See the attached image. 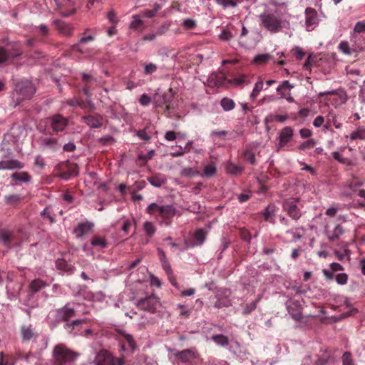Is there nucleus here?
I'll return each mask as SVG.
<instances>
[{"mask_svg": "<svg viewBox=\"0 0 365 365\" xmlns=\"http://www.w3.org/2000/svg\"><path fill=\"white\" fill-rule=\"evenodd\" d=\"M338 49L342 53L347 55V56H350L354 52L363 51L362 48H351V46H349V43L347 41H341L338 46Z\"/></svg>", "mask_w": 365, "mask_h": 365, "instance_id": "bb28decb", "label": "nucleus"}, {"mask_svg": "<svg viewBox=\"0 0 365 365\" xmlns=\"http://www.w3.org/2000/svg\"><path fill=\"white\" fill-rule=\"evenodd\" d=\"M93 224L89 222L78 224L74 229V234L76 237H81L91 232Z\"/></svg>", "mask_w": 365, "mask_h": 365, "instance_id": "b1692460", "label": "nucleus"}, {"mask_svg": "<svg viewBox=\"0 0 365 365\" xmlns=\"http://www.w3.org/2000/svg\"><path fill=\"white\" fill-rule=\"evenodd\" d=\"M234 37V35L232 32L223 29L221 33L219 34V38L223 41H229Z\"/></svg>", "mask_w": 365, "mask_h": 365, "instance_id": "3c124183", "label": "nucleus"}, {"mask_svg": "<svg viewBox=\"0 0 365 365\" xmlns=\"http://www.w3.org/2000/svg\"><path fill=\"white\" fill-rule=\"evenodd\" d=\"M56 30L64 36H70L73 31V26L66 22L61 21H56L54 22Z\"/></svg>", "mask_w": 365, "mask_h": 365, "instance_id": "412c9836", "label": "nucleus"}, {"mask_svg": "<svg viewBox=\"0 0 365 365\" xmlns=\"http://www.w3.org/2000/svg\"><path fill=\"white\" fill-rule=\"evenodd\" d=\"M217 169L213 163L207 164L205 166L204 175L206 177H212L215 175Z\"/></svg>", "mask_w": 365, "mask_h": 365, "instance_id": "37998d69", "label": "nucleus"}, {"mask_svg": "<svg viewBox=\"0 0 365 365\" xmlns=\"http://www.w3.org/2000/svg\"><path fill=\"white\" fill-rule=\"evenodd\" d=\"M218 5L222 6L224 9L230 7H235L237 6L238 0H215Z\"/></svg>", "mask_w": 365, "mask_h": 365, "instance_id": "a19ab883", "label": "nucleus"}, {"mask_svg": "<svg viewBox=\"0 0 365 365\" xmlns=\"http://www.w3.org/2000/svg\"><path fill=\"white\" fill-rule=\"evenodd\" d=\"M84 122L92 128H100L102 125L103 118L100 115H88L83 118Z\"/></svg>", "mask_w": 365, "mask_h": 365, "instance_id": "393cba45", "label": "nucleus"}, {"mask_svg": "<svg viewBox=\"0 0 365 365\" xmlns=\"http://www.w3.org/2000/svg\"><path fill=\"white\" fill-rule=\"evenodd\" d=\"M263 81L261 78H259L258 81L255 83L252 91L250 94V98L255 99L259 93L263 90Z\"/></svg>", "mask_w": 365, "mask_h": 365, "instance_id": "72a5a7b5", "label": "nucleus"}, {"mask_svg": "<svg viewBox=\"0 0 365 365\" xmlns=\"http://www.w3.org/2000/svg\"><path fill=\"white\" fill-rule=\"evenodd\" d=\"M160 9V6L158 4L154 5V9H147L143 11L142 16L144 17L151 18L153 17L158 11Z\"/></svg>", "mask_w": 365, "mask_h": 365, "instance_id": "a18cd8bd", "label": "nucleus"}, {"mask_svg": "<svg viewBox=\"0 0 365 365\" xmlns=\"http://www.w3.org/2000/svg\"><path fill=\"white\" fill-rule=\"evenodd\" d=\"M122 336H123L124 339L128 344L131 350L134 351V349H135V342L133 338V336L131 334H126V333H122Z\"/></svg>", "mask_w": 365, "mask_h": 365, "instance_id": "864d4df0", "label": "nucleus"}, {"mask_svg": "<svg viewBox=\"0 0 365 365\" xmlns=\"http://www.w3.org/2000/svg\"><path fill=\"white\" fill-rule=\"evenodd\" d=\"M143 230L149 236L153 235L156 230L154 224L151 222H145L143 225Z\"/></svg>", "mask_w": 365, "mask_h": 365, "instance_id": "de8ad7c7", "label": "nucleus"}, {"mask_svg": "<svg viewBox=\"0 0 365 365\" xmlns=\"http://www.w3.org/2000/svg\"><path fill=\"white\" fill-rule=\"evenodd\" d=\"M48 286V284L46 281L41 279H35L29 283V290L31 293H36Z\"/></svg>", "mask_w": 365, "mask_h": 365, "instance_id": "a878e982", "label": "nucleus"}, {"mask_svg": "<svg viewBox=\"0 0 365 365\" xmlns=\"http://www.w3.org/2000/svg\"><path fill=\"white\" fill-rule=\"evenodd\" d=\"M22 54L23 49L19 42H9L5 46H0V66L13 63Z\"/></svg>", "mask_w": 365, "mask_h": 365, "instance_id": "f03ea898", "label": "nucleus"}, {"mask_svg": "<svg viewBox=\"0 0 365 365\" xmlns=\"http://www.w3.org/2000/svg\"><path fill=\"white\" fill-rule=\"evenodd\" d=\"M355 32L361 33L365 32V22L364 21H359L357 22L354 28Z\"/></svg>", "mask_w": 365, "mask_h": 365, "instance_id": "338daca9", "label": "nucleus"}, {"mask_svg": "<svg viewBox=\"0 0 365 365\" xmlns=\"http://www.w3.org/2000/svg\"><path fill=\"white\" fill-rule=\"evenodd\" d=\"M157 252L163 269L165 270L168 277H172V273H173V269L166 257L165 252L161 248L159 247L157 249Z\"/></svg>", "mask_w": 365, "mask_h": 365, "instance_id": "aec40b11", "label": "nucleus"}, {"mask_svg": "<svg viewBox=\"0 0 365 365\" xmlns=\"http://www.w3.org/2000/svg\"><path fill=\"white\" fill-rule=\"evenodd\" d=\"M11 178H12V179H14L15 180L24 182H28L31 180V176L26 172L13 173L11 175Z\"/></svg>", "mask_w": 365, "mask_h": 365, "instance_id": "4c0bfd02", "label": "nucleus"}, {"mask_svg": "<svg viewBox=\"0 0 365 365\" xmlns=\"http://www.w3.org/2000/svg\"><path fill=\"white\" fill-rule=\"evenodd\" d=\"M342 362L343 365H354L351 353H344L342 356Z\"/></svg>", "mask_w": 365, "mask_h": 365, "instance_id": "6e6d98bb", "label": "nucleus"}, {"mask_svg": "<svg viewBox=\"0 0 365 365\" xmlns=\"http://www.w3.org/2000/svg\"><path fill=\"white\" fill-rule=\"evenodd\" d=\"M91 245L93 246H99L101 247H106L107 246V243L104 238L101 237H94L92 238Z\"/></svg>", "mask_w": 365, "mask_h": 365, "instance_id": "8fccbe9b", "label": "nucleus"}, {"mask_svg": "<svg viewBox=\"0 0 365 365\" xmlns=\"http://www.w3.org/2000/svg\"><path fill=\"white\" fill-rule=\"evenodd\" d=\"M95 365H124L123 357L115 358L111 353L106 350L100 351L94 361Z\"/></svg>", "mask_w": 365, "mask_h": 365, "instance_id": "423d86ee", "label": "nucleus"}, {"mask_svg": "<svg viewBox=\"0 0 365 365\" xmlns=\"http://www.w3.org/2000/svg\"><path fill=\"white\" fill-rule=\"evenodd\" d=\"M21 333L22 339L24 341H30L35 336V332L31 325L21 327Z\"/></svg>", "mask_w": 365, "mask_h": 365, "instance_id": "c85d7f7f", "label": "nucleus"}, {"mask_svg": "<svg viewBox=\"0 0 365 365\" xmlns=\"http://www.w3.org/2000/svg\"><path fill=\"white\" fill-rule=\"evenodd\" d=\"M272 59V56L269 53H261L256 55L253 60L252 63L256 65H264L269 61Z\"/></svg>", "mask_w": 365, "mask_h": 365, "instance_id": "2f4dec72", "label": "nucleus"}, {"mask_svg": "<svg viewBox=\"0 0 365 365\" xmlns=\"http://www.w3.org/2000/svg\"><path fill=\"white\" fill-rule=\"evenodd\" d=\"M335 279L337 284L344 285L348 282V275L346 273H339L336 275Z\"/></svg>", "mask_w": 365, "mask_h": 365, "instance_id": "5fc2aeb1", "label": "nucleus"}, {"mask_svg": "<svg viewBox=\"0 0 365 365\" xmlns=\"http://www.w3.org/2000/svg\"><path fill=\"white\" fill-rule=\"evenodd\" d=\"M286 307L294 320L300 321L302 319V307L299 301L290 299L286 302Z\"/></svg>", "mask_w": 365, "mask_h": 365, "instance_id": "4468645a", "label": "nucleus"}, {"mask_svg": "<svg viewBox=\"0 0 365 365\" xmlns=\"http://www.w3.org/2000/svg\"><path fill=\"white\" fill-rule=\"evenodd\" d=\"M269 4L274 8L273 10H278L279 9H287L285 3H278L277 1L272 0L269 2Z\"/></svg>", "mask_w": 365, "mask_h": 365, "instance_id": "69168bd1", "label": "nucleus"}, {"mask_svg": "<svg viewBox=\"0 0 365 365\" xmlns=\"http://www.w3.org/2000/svg\"><path fill=\"white\" fill-rule=\"evenodd\" d=\"M350 139L354 140H365V128L359 127L350 134Z\"/></svg>", "mask_w": 365, "mask_h": 365, "instance_id": "c9c22d12", "label": "nucleus"}, {"mask_svg": "<svg viewBox=\"0 0 365 365\" xmlns=\"http://www.w3.org/2000/svg\"><path fill=\"white\" fill-rule=\"evenodd\" d=\"M148 182L156 187H160L166 182V179L159 175H153L148 178Z\"/></svg>", "mask_w": 365, "mask_h": 365, "instance_id": "f704fd0d", "label": "nucleus"}, {"mask_svg": "<svg viewBox=\"0 0 365 365\" xmlns=\"http://www.w3.org/2000/svg\"><path fill=\"white\" fill-rule=\"evenodd\" d=\"M58 11L63 16H68L75 12L74 4L71 0H55Z\"/></svg>", "mask_w": 365, "mask_h": 365, "instance_id": "a211bd4d", "label": "nucleus"}, {"mask_svg": "<svg viewBox=\"0 0 365 365\" xmlns=\"http://www.w3.org/2000/svg\"><path fill=\"white\" fill-rule=\"evenodd\" d=\"M212 339L219 346H226L229 344V339L227 336L217 334L212 336Z\"/></svg>", "mask_w": 365, "mask_h": 365, "instance_id": "e433bc0d", "label": "nucleus"}, {"mask_svg": "<svg viewBox=\"0 0 365 365\" xmlns=\"http://www.w3.org/2000/svg\"><path fill=\"white\" fill-rule=\"evenodd\" d=\"M80 354L75 352L63 344L56 345L53 351V357L56 364L63 365L66 363L75 361Z\"/></svg>", "mask_w": 365, "mask_h": 365, "instance_id": "7ed1b4c3", "label": "nucleus"}, {"mask_svg": "<svg viewBox=\"0 0 365 365\" xmlns=\"http://www.w3.org/2000/svg\"><path fill=\"white\" fill-rule=\"evenodd\" d=\"M160 207H161V205L153 202L148 206L146 212L148 214L153 215L159 212Z\"/></svg>", "mask_w": 365, "mask_h": 365, "instance_id": "603ef678", "label": "nucleus"}, {"mask_svg": "<svg viewBox=\"0 0 365 365\" xmlns=\"http://www.w3.org/2000/svg\"><path fill=\"white\" fill-rule=\"evenodd\" d=\"M182 26L187 29H192L195 28L196 21L192 19H186L183 21Z\"/></svg>", "mask_w": 365, "mask_h": 365, "instance_id": "13d9d810", "label": "nucleus"}, {"mask_svg": "<svg viewBox=\"0 0 365 365\" xmlns=\"http://www.w3.org/2000/svg\"><path fill=\"white\" fill-rule=\"evenodd\" d=\"M225 170L228 174L239 175L242 171V168L239 166L231 161H228L225 164Z\"/></svg>", "mask_w": 365, "mask_h": 365, "instance_id": "7c9ffc66", "label": "nucleus"}, {"mask_svg": "<svg viewBox=\"0 0 365 365\" xmlns=\"http://www.w3.org/2000/svg\"><path fill=\"white\" fill-rule=\"evenodd\" d=\"M168 30V27L166 26H162L158 29L156 34H149L147 35H145L143 37V41H153L157 35H162L166 31Z\"/></svg>", "mask_w": 365, "mask_h": 365, "instance_id": "79ce46f5", "label": "nucleus"}, {"mask_svg": "<svg viewBox=\"0 0 365 365\" xmlns=\"http://www.w3.org/2000/svg\"><path fill=\"white\" fill-rule=\"evenodd\" d=\"M35 92L36 89L33 83L30 81L25 80L16 83L13 96H16L17 101H23L31 98Z\"/></svg>", "mask_w": 365, "mask_h": 365, "instance_id": "39448f33", "label": "nucleus"}, {"mask_svg": "<svg viewBox=\"0 0 365 365\" xmlns=\"http://www.w3.org/2000/svg\"><path fill=\"white\" fill-rule=\"evenodd\" d=\"M157 71V66L153 63L145 64L144 72L145 74H151Z\"/></svg>", "mask_w": 365, "mask_h": 365, "instance_id": "4d7b16f0", "label": "nucleus"}, {"mask_svg": "<svg viewBox=\"0 0 365 365\" xmlns=\"http://www.w3.org/2000/svg\"><path fill=\"white\" fill-rule=\"evenodd\" d=\"M305 27L308 31H313L319 22L317 11L311 7L305 10Z\"/></svg>", "mask_w": 365, "mask_h": 365, "instance_id": "f8f14e48", "label": "nucleus"}, {"mask_svg": "<svg viewBox=\"0 0 365 365\" xmlns=\"http://www.w3.org/2000/svg\"><path fill=\"white\" fill-rule=\"evenodd\" d=\"M76 308L71 306V304H66L63 307L58 309L56 310L57 318L59 320L68 322L66 327L68 328H73L75 326H78L80 324L87 322L86 319H76L71 322H68L70 319L76 316Z\"/></svg>", "mask_w": 365, "mask_h": 365, "instance_id": "20e7f679", "label": "nucleus"}, {"mask_svg": "<svg viewBox=\"0 0 365 365\" xmlns=\"http://www.w3.org/2000/svg\"><path fill=\"white\" fill-rule=\"evenodd\" d=\"M244 157L246 160L249 161L252 165L256 162L255 154L251 150H246L244 153Z\"/></svg>", "mask_w": 365, "mask_h": 365, "instance_id": "052dcab7", "label": "nucleus"}, {"mask_svg": "<svg viewBox=\"0 0 365 365\" xmlns=\"http://www.w3.org/2000/svg\"><path fill=\"white\" fill-rule=\"evenodd\" d=\"M56 267L66 273H72L75 269V267L71 264H68L65 259H58Z\"/></svg>", "mask_w": 365, "mask_h": 365, "instance_id": "c756f323", "label": "nucleus"}, {"mask_svg": "<svg viewBox=\"0 0 365 365\" xmlns=\"http://www.w3.org/2000/svg\"><path fill=\"white\" fill-rule=\"evenodd\" d=\"M303 232H304V228L302 227H297L295 229H292L290 230H288L287 232L292 234L293 235L294 240L297 241L302 238Z\"/></svg>", "mask_w": 365, "mask_h": 365, "instance_id": "c03bdc74", "label": "nucleus"}, {"mask_svg": "<svg viewBox=\"0 0 365 365\" xmlns=\"http://www.w3.org/2000/svg\"><path fill=\"white\" fill-rule=\"evenodd\" d=\"M24 167V164L16 159L0 161V170L21 169Z\"/></svg>", "mask_w": 365, "mask_h": 365, "instance_id": "6ab92c4d", "label": "nucleus"}, {"mask_svg": "<svg viewBox=\"0 0 365 365\" xmlns=\"http://www.w3.org/2000/svg\"><path fill=\"white\" fill-rule=\"evenodd\" d=\"M345 232L346 230L341 225L339 224L333 230L327 232V237L329 241L334 242L339 240Z\"/></svg>", "mask_w": 365, "mask_h": 365, "instance_id": "4be33fe9", "label": "nucleus"}, {"mask_svg": "<svg viewBox=\"0 0 365 365\" xmlns=\"http://www.w3.org/2000/svg\"><path fill=\"white\" fill-rule=\"evenodd\" d=\"M294 130L291 127L286 126L283 128L278 133L277 150H279L287 146L292 140Z\"/></svg>", "mask_w": 365, "mask_h": 365, "instance_id": "9b49d317", "label": "nucleus"}, {"mask_svg": "<svg viewBox=\"0 0 365 365\" xmlns=\"http://www.w3.org/2000/svg\"><path fill=\"white\" fill-rule=\"evenodd\" d=\"M316 145V141L314 139H309L308 140L302 143L299 148L301 150H305L312 147H314Z\"/></svg>", "mask_w": 365, "mask_h": 365, "instance_id": "e2e57ef3", "label": "nucleus"}, {"mask_svg": "<svg viewBox=\"0 0 365 365\" xmlns=\"http://www.w3.org/2000/svg\"><path fill=\"white\" fill-rule=\"evenodd\" d=\"M293 51L296 56V58L298 60H302L305 55V53L304 52L302 48H301L300 47L297 46L293 49Z\"/></svg>", "mask_w": 365, "mask_h": 365, "instance_id": "774afa93", "label": "nucleus"}, {"mask_svg": "<svg viewBox=\"0 0 365 365\" xmlns=\"http://www.w3.org/2000/svg\"><path fill=\"white\" fill-rule=\"evenodd\" d=\"M139 103L143 106H146L151 103V98L146 93L141 95Z\"/></svg>", "mask_w": 365, "mask_h": 365, "instance_id": "0e129e2a", "label": "nucleus"}, {"mask_svg": "<svg viewBox=\"0 0 365 365\" xmlns=\"http://www.w3.org/2000/svg\"><path fill=\"white\" fill-rule=\"evenodd\" d=\"M6 202L11 205H15L21 201L19 195H11L5 197Z\"/></svg>", "mask_w": 365, "mask_h": 365, "instance_id": "09e8293b", "label": "nucleus"}, {"mask_svg": "<svg viewBox=\"0 0 365 365\" xmlns=\"http://www.w3.org/2000/svg\"><path fill=\"white\" fill-rule=\"evenodd\" d=\"M259 300L260 297H259L258 299H257L255 301L252 302L250 304H246L243 307L242 314L247 315L250 314L252 312H253L257 308V304L259 302Z\"/></svg>", "mask_w": 365, "mask_h": 365, "instance_id": "58836bf2", "label": "nucleus"}, {"mask_svg": "<svg viewBox=\"0 0 365 365\" xmlns=\"http://www.w3.org/2000/svg\"><path fill=\"white\" fill-rule=\"evenodd\" d=\"M275 206L268 205L264 211L263 216L266 220H269L270 218L274 216Z\"/></svg>", "mask_w": 365, "mask_h": 365, "instance_id": "49530a36", "label": "nucleus"}, {"mask_svg": "<svg viewBox=\"0 0 365 365\" xmlns=\"http://www.w3.org/2000/svg\"><path fill=\"white\" fill-rule=\"evenodd\" d=\"M220 106L225 111H230L235 108V103L232 99L225 97L220 101Z\"/></svg>", "mask_w": 365, "mask_h": 365, "instance_id": "473e14b6", "label": "nucleus"}, {"mask_svg": "<svg viewBox=\"0 0 365 365\" xmlns=\"http://www.w3.org/2000/svg\"><path fill=\"white\" fill-rule=\"evenodd\" d=\"M48 120L55 132L63 130L68 125L67 119L60 114L50 117Z\"/></svg>", "mask_w": 365, "mask_h": 365, "instance_id": "dca6fc26", "label": "nucleus"}, {"mask_svg": "<svg viewBox=\"0 0 365 365\" xmlns=\"http://www.w3.org/2000/svg\"><path fill=\"white\" fill-rule=\"evenodd\" d=\"M298 199H287L283 202V207L287 215L294 220H299L302 216V212L297 205Z\"/></svg>", "mask_w": 365, "mask_h": 365, "instance_id": "1a4fd4ad", "label": "nucleus"}, {"mask_svg": "<svg viewBox=\"0 0 365 365\" xmlns=\"http://www.w3.org/2000/svg\"><path fill=\"white\" fill-rule=\"evenodd\" d=\"M135 305L141 310L154 313L160 306V302L158 297L154 294H151L138 300Z\"/></svg>", "mask_w": 365, "mask_h": 365, "instance_id": "0eeeda50", "label": "nucleus"}, {"mask_svg": "<svg viewBox=\"0 0 365 365\" xmlns=\"http://www.w3.org/2000/svg\"><path fill=\"white\" fill-rule=\"evenodd\" d=\"M346 148H348L349 150V151L352 150V148L351 147L342 146V147H340L338 150L333 152L332 156L334 160H336L337 162H339L341 164L345 165L346 166H351V167L355 166L356 163L352 159L347 158V157H344L342 155L343 152Z\"/></svg>", "mask_w": 365, "mask_h": 365, "instance_id": "f3484780", "label": "nucleus"}, {"mask_svg": "<svg viewBox=\"0 0 365 365\" xmlns=\"http://www.w3.org/2000/svg\"><path fill=\"white\" fill-rule=\"evenodd\" d=\"M133 18V20L130 22V28L138 29V26L143 24V21L139 18L138 15H134Z\"/></svg>", "mask_w": 365, "mask_h": 365, "instance_id": "680f3d73", "label": "nucleus"}, {"mask_svg": "<svg viewBox=\"0 0 365 365\" xmlns=\"http://www.w3.org/2000/svg\"><path fill=\"white\" fill-rule=\"evenodd\" d=\"M158 213L160 217L163 219H171L175 215L176 209L172 205H163L161 207H160Z\"/></svg>", "mask_w": 365, "mask_h": 365, "instance_id": "5701e85b", "label": "nucleus"}, {"mask_svg": "<svg viewBox=\"0 0 365 365\" xmlns=\"http://www.w3.org/2000/svg\"><path fill=\"white\" fill-rule=\"evenodd\" d=\"M107 18L110 22H111L113 25L116 26L118 22V18L116 16V14L115 11L111 9L107 14Z\"/></svg>", "mask_w": 365, "mask_h": 365, "instance_id": "bf43d9fd", "label": "nucleus"}, {"mask_svg": "<svg viewBox=\"0 0 365 365\" xmlns=\"http://www.w3.org/2000/svg\"><path fill=\"white\" fill-rule=\"evenodd\" d=\"M193 142L190 140L187 143L185 147H182L180 145H176L175 148H178L177 150L170 153L173 157H179L182 156L185 153H187L190 151L191 148L192 146Z\"/></svg>", "mask_w": 365, "mask_h": 365, "instance_id": "cd10ccee", "label": "nucleus"}, {"mask_svg": "<svg viewBox=\"0 0 365 365\" xmlns=\"http://www.w3.org/2000/svg\"><path fill=\"white\" fill-rule=\"evenodd\" d=\"M292 15L288 9L266 10L259 15L261 25L269 32L277 34L290 29Z\"/></svg>", "mask_w": 365, "mask_h": 365, "instance_id": "f257e3e1", "label": "nucleus"}, {"mask_svg": "<svg viewBox=\"0 0 365 365\" xmlns=\"http://www.w3.org/2000/svg\"><path fill=\"white\" fill-rule=\"evenodd\" d=\"M207 235V231L204 229H197L192 235V242L188 243L186 240L185 242V250L190 247L201 246L205 242Z\"/></svg>", "mask_w": 365, "mask_h": 365, "instance_id": "2eb2a0df", "label": "nucleus"}, {"mask_svg": "<svg viewBox=\"0 0 365 365\" xmlns=\"http://www.w3.org/2000/svg\"><path fill=\"white\" fill-rule=\"evenodd\" d=\"M324 95H327L329 96L328 100L330 101V103L335 107H337L345 103L348 99L346 93L344 91L338 92L336 91H331L321 92L319 93V96L320 97Z\"/></svg>", "mask_w": 365, "mask_h": 365, "instance_id": "9d476101", "label": "nucleus"}, {"mask_svg": "<svg viewBox=\"0 0 365 365\" xmlns=\"http://www.w3.org/2000/svg\"><path fill=\"white\" fill-rule=\"evenodd\" d=\"M294 86L289 81H283L277 86L276 91L280 96V98L285 99L289 103H294V98L292 96L291 91Z\"/></svg>", "mask_w": 365, "mask_h": 365, "instance_id": "ddd939ff", "label": "nucleus"}, {"mask_svg": "<svg viewBox=\"0 0 365 365\" xmlns=\"http://www.w3.org/2000/svg\"><path fill=\"white\" fill-rule=\"evenodd\" d=\"M175 356L182 363L193 364L199 359L200 355L195 348H191L176 352Z\"/></svg>", "mask_w": 365, "mask_h": 365, "instance_id": "6e6552de", "label": "nucleus"}, {"mask_svg": "<svg viewBox=\"0 0 365 365\" xmlns=\"http://www.w3.org/2000/svg\"><path fill=\"white\" fill-rule=\"evenodd\" d=\"M344 247H345V249L344 250V252H341L336 250H334V254L335 255V256L337 257V259L339 261H343L346 257H349V256H350L351 252L347 248L348 243H344Z\"/></svg>", "mask_w": 365, "mask_h": 365, "instance_id": "ea45409f", "label": "nucleus"}]
</instances>
